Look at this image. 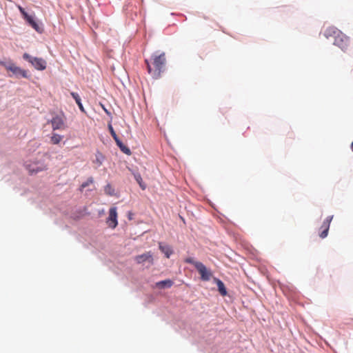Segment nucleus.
<instances>
[{
    "instance_id": "5",
    "label": "nucleus",
    "mask_w": 353,
    "mask_h": 353,
    "mask_svg": "<svg viewBox=\"0 0 353 353\" xmlns=\"http://www.w3.org/2000/svg\"><path fill=\"white\" fill-rule=\"evenodd\" d=\"M108 127L110 134L112 135V138L115 141L117 146L120 148V150L125 154H131V151L130 148L125 145L119 139L110 123H108Z\"/></svg>"
},
{
    "instance_id": "18",
    "label": "nucleus",
    "mask_w": 353,
    "mask_h": 353,
    "mask_svg": "<svg viewBox=\"0 0 353 353\" xmlns=\"http://www.w3.org/2000/svg\"><path fill=\"white\" fill-rule=\"evenodd\" d=\"M93 179L90 177L85 182L83 183L80 187V190L82 191L85 188L93 183Z\"/></svg>"
},
{
    "instance_id": "6",
    "label": "nucleus",
    "mask_w": 353,
    "mask_h": 353,
    "mask_svg": "<svg viewBox=\"0 0 353 353\" xmlns=\"http://www.w3.org/2000/svg\"><path fill=\"white\" fill-rule=\"evenodd\" d=\"M17 8L20 11L21 14L23 15L24 19L27 21V23L34 28L37 32H41V28L39 26V24L34 21L32 16L29 15L25 10L21 6L18 5Z\"/></svg>"
},
{
    "instance_id": "13",
    "label": "nucleus",
    "mask_w": 353,
    "mask_h": 353,
    "mask_svg": "<svg viewBox=\"0 0 353 353\" xmlns=\"http://www.w3.org/2000/svg\"><path fill=\"white\" fill-rule=\"evenodd\" d=\"M160 250L165 255L167 258H170V255L172 254L173 251L169 245H164L162 243H159Z\"/></svg>"
},
{
    "instance_id": "12",
    "label": "nucleus",
    "mask_w": 353,
    "mask_h": 353,
    "mask_svg": "<svg viewBox=\"0 0 353 353\" xmlns=\"http://www.w3.org/2000/svg\"><path fill=\"white\" fill-rule=\"evenodd\" d=\"M214 281L216 283L217 285L218 290L220 294L222 295L223 296H226L228 292L223 281L217 278H214Z\"/></svg>"
},
{
    "instance_id": "24",
    "label": "nucleus",
    "mask_w": 353,
    "mask_h": 353,
    "mask_svg": "<svg viewBox=\"0 0 353 353\" xmlns=\"http://www.w3.org/2000/svg\"><path fill=\"white\" fill-rule=\"evenodd\" d=\"M351 149H352V150L353 151V141H352V144H351Z\"/></svg>"
},
{
    "instance_id": "10",
    "label": "nucleus",
    "mask_w": 353,
    "mask_h": 353,
    "mask_svg": "<svg viewBox=\"0 0 353 353\" xmlns=\"http://www.w3.org/2000/svg\"><path fill=\"white\" fill-rule=\"evenodd\" d=\"M333 219V216H328L323 222L322 225L321 226L320 230H321L319 236L321 239L325 238L328 234V231L330 228V225Z\"/></svg>"
},
{
    "instance_id": "20",
    "label": "nucleus",
    "mask_w": 353,
    "mask_h": 353,
    "mask_svg": "<svg viewBox=\"0 0 353 353\" xmlns=\"http://www.w3.org/2000/svg\"><path fill=\"white\" fill-rule=\"evenodd\" d=\"M45 169H46V166L41 165L40 167L37 168L36 169L33 168L32 170H31V171L34 172H38L45 170Z\"/></svg>"
},
{
    "instance_id": "8",
    "label": "nucleus",
    "mask_w": 353,
    "mask_h": 353,
    "mask_svg": "<svg viewBox=\"0 0 353 353\" xmlns=\"http://www.w3.org/2000/svg\"><path fill=\"white\" fill-rule=\"evenodd\" d=\"M107 223L111 228H115L117 227L118 222L117 208L115 207H112L110 209Z\"/></svg>"
},
{
    "instance_id": "11",
    "label": "nucleus",
    "mask_w": 353,
    "mask_h": 353,
    "mask_svg": "<svg viewBox=\"0 0 353 353\" xmlns=\"http://www.w3.org/2000/svg\"><path fill=\"white\" fill-rule=\"evenodd\" d=\"M135 260L138 263H142L148 261L151 264H153V258L150 252H148L143 254L137 256Z\"/></svg>"
},
{
    "instance_id": "19",
    "label": "nucleus",
    "mask_w": 353,
    "mask_h": 353,
    "mask_svg": "<svg viewBox=\"0 0 353 353\" xmlns=\"http://www.w3.org/2000/svg\"><path fill=\"white\" fill-rule=\"evenodd\" d=\"M105 192L107 194H109V195H112V194H114V189L112 188V187L111 186V185L108 184V185L105 187Z\"/></svg>"
},
{
    "instance_id": "7",
    "label": "nucleus",
    "mask_w": 353,
    "mask_h": 353,
    "mask_svg": "<svg viewBox=\"0 0 353 353\" xmlns=\"http://www.w3.org/2000/svg\"><path fill=\"white\" fill-rule=\"evenodd\" d=\"M50 122L53 130H64L66 128L63 115H56L52 117Z\"/></svg>"
},
{
    "instance_id": "1",
    "label": "nucleus",
    "mask_w": 353,
    "mask_h": 353,
    "mask_svg": "<svg viewBox=\"0 0 353 353\" xmlns=\"http://www.w3.org/2000/svg\"><path fill=\"white\" fill-rule=\"evenodd\" d=\"M148 72L154 78L159 79L164 71L166 64L165 52H156L150 59H145Z\"/></svg>"
},
{
    "instance_id": "2",
    "label": "nucleus",
    "mask_w": 353,
    "mask_h": 353,
    "mask_svg": "<svg viewBox=\"0 0 353 353\" xmlns=\"http://www.w3.org/2000/svg\"><path fill=\"white\" fill-rule=\"evenodd\" d=\"M323 34L327 39L332 37L334 39V44L340 48L343 51H346L348 49L350 44V38L336 27H327L325 30Z\"/></svg>"
},
{
    "instance_id": "21",
    "label": "nucleus",
    "mask_w": 353,
    "mask_h": 353,
    "mask_svg": "<svg viewBox=\"0 0 353 353\" xmlns=\"http://www.w3.org/2000/svg\"><path fill=\"white\" fill-rule=\"evenodd\" d=\"M101 158H102V155L101 154H98L96 156V161L99 163V165L102 164V161L101 160Z\"/></svg>"
},
{
    "instance_id": "3",
    "label": "nucleus",
    "mask_w": 353,
    "mask_h": 353,
    "mask_svg": "<svg viewBox=\"0 0 353 353\" xmlns=\"http://www.w3.org/2000/svg\"><path fill=\"white\" fill-rule=\"evenodd\" d=\"M185 262L194 265L201 275V280L208 281L210 279L212 272L201 262L196 261L191 257L186 258Z\"/></svg>"
},
{
    "instance_id": "16",
    "label": "nucleus",
    "mask_w": 353,
    "mask_h": 353,
    "mask_svg": "<svg viewBox=\"0 0 353 353\" xmlns=\"http://www.w3.org/2000/svg\"><path fill=\"white\" fill-rule=\"evenodd\" d=\"M62 139L63 136L54 133L52 134V137H50V141L52 144H59Z\"/></svg>"
},
{
    "instance_id": "4",
    "label": "nucleus",
    "mask_w": 353,
    "mask_h": 353,
    "mask_svg": "<svg viewBox=\"0 0 353 353\" xmlns=\"http://www.w3.org/2000/svg\"><path fill=\"white\" fill-rule=\"evenodd\" d=\"M23 58L30 63L36 70H43L46 68V62L42 58L32 57L28 53H24Z\"/></svg>"
},
{
    "instance_id": "23",
    "label": "nucleus",
    "mask_w": 353,
    "mask_h": 353,
    "mask_svg": "<svg viewBox=\"0 0 353 353\" xmlns=\"http://www.w3.org/2000/svg\"><path fill=\"white\" fill-rule=\"evenodd\" d=\"M102 108L103 109V110L105 111V112L108 114V115H110V112L104 107V105H102Z\"/></svg>"
},
{
    "instance_id": "22",
    "label": "nucleus",
    "mask_w": 353,
    "mask_h": 353,
    "mask_svg": "<svg viewBox=\"0 0 353 353\" xmlns=\"http://www.w3.org/2000/svg\"><path fill=\"white\" fill-rule=\"evenodd\" d=\"M8 64V63H6V62H4V61H0V65H3V67H5V68H6V70H7Z\"/></svg>"
},
{
    "instance_id": "14",
    "label": "nucleus",
    "mask_w": 353,
    "mask_h": 353,
    "mask_svg": "<svg viewBox=\"0 0 353 353\" xmlns=\"http://www.w3.org/2000/svg\"><path fill=\"white\" fill-rule=\"evenodd\" d=\"M173 281L170 279H166L156 283V286L159 288H169L173 285Z\"/></svg>"
},
{
    "instance_id": "15",
    "label": "nucleus",
    "mask_w": 353,
    "mask_h": 353,
    "mask_svg": "<svg viewBox=\"0 0 353 353\" xmlns=\"http://www.w3.org/2000/svg\"><path fill=\"white\" fill-rule=\"evenodd\" d=\"M71 96L72 97V98L75 100L77 104L78 105L80 110L82 112H84L85 113V110L81 103V98L79 97V95L76 93V92H71L70 93Z\"/></svg>"
},
{
    "instance_id": "9",
    "label": "nucleus",
    "mask_w": 353,
    "mask_h": 353,
    "mask_svg": "<svg viewBox=\"0 0 353 353\" xmlns=\"http://www.w3.org/2000/svg\"><path fill=\"white\" fill-rule=\"evenodd\" d=\"M7 70L11 71L16 76H21L28 78L27 72L25 70L17 66L14 63L10 62L8 64Z\"/></svg>"
},
{
    "instance_id": "17",
    "label": "nucleus",
    "mask_w": 353,
    "mask_h": 353,
    "mask_svg": "<svg viewBox=\"0 0 353 353\" xmlns=\"http://www.w3.org/2000/svg\"><path fill=\"white\" fill-rule=\"evenodd\" d=\"M134 179L137 182L139 183V186L142 190H145L146 188L145 184L143 182L142 177L140 174L137 173L134 174Z\"/></svg>"
}]
</instances>
